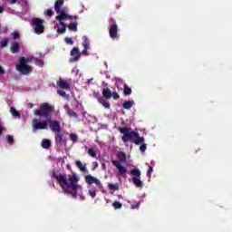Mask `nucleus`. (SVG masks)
Masks as SVG:
<instances>
[{
	"label": "nucleus",
	"mask_w": 232,
	"mask_h": 232,
	"mask_svg": "<svg viewBox=\"0 0 232 232\" xmlns=\"http://www.w3.org/2000/svg\"><path fill=\"white\" fill-rule=\"evenodd\" d=\"M10 112L12 113L13 117H21L19 111H17V110H15L14 107L10 108Z\"/></svg>",
	"instance_id": "obj_26"
},
{
	"label": "nucleus",
	"mask_w": 232,
	"mask_h": 232,
	"mask_svg": "<svg viewBox=\"0 0 232 232\" xmlns=\"http://www.w3.org/2000/svg\"><path fill=\"white\" fill-rule=\"evenodd\" d=\"M82 45L83 49L82 51V53L89 56L88 49H90V40L88 36H82Z\"/></svg>",
	"instance_id": "obj_14"
},
{
	"label": "nucleus",
	"mask_w": 232,
	"mask_h": 232,
	"mask_svg": "<svg viewBox=\"0 0 232 232\" xmlns=\"http://www.w3.org/2000/svg\"><path fill=\"white\" fill-rule=\"evenodd\" d=\"M130 175H132V183L137 188H142L143 182L140 180V177L141 175V171L139 168H134L130 169Z\"/></svg>",
	"instance_id": "obj_10"
},
{
	"label": "nucleus",
	"mask_w": 232,
	"mask_h": 232,
	"mask_svg": "<svg viewBox=\"0 0 232 232\" xmlns=\"http://www.w3.org/2000/svg\"><path fill=\"white\" fill-rule=\"evenodd\" d=\"M5 74V69L0 66V75Z\"/></svg>",
	"instance_id": "obj_46"
},
{
	"label": "nucleus",
	"mask_w": 232,
	"mask_h": 232,
	"mask_svg": "<svg viewBox=\"0 0 232 232\" xmlns=\"http://www.w3.org/2000/svg\"><path fill=\"white\" fill-rule=\"evenodd\" d=\"M62 139H63V137H62V135L60 134V142H61Z\"/></svg>",
	"instance_id": "obj_53"
},
{
	"label": "nucleus",
	"mask_w": 232,
	"mask_h": 232,
	"mask_svg": "<svg viewBox=\"0 0 232 232\" xmlns=\"http://www.w3.org/2000/svg\"><path fill=\"white\" fill-rule=\"evenodd\" d=\"M12 36L14 37V39H19L20 37L19 33L17 31L12 33Z\"/></svg>",
	"instance_id": "obj_41"
},
{
	"label": "nucleus",
	"mask_w": 232,
	"mask_h": 232,
	"mask_svg": "<svg viewBox=\"0 0 232 232\" xmlns=\"http://www.w3.org/2000/svg\"><path fill=\"white\" fill-rule=\"evenodd\" d=\"M3 12H5V7H3V5H0V14H3Z\"/></svg>",
	"instance_id": "obj_47"
},
{
	"label": "nucleus",
	"mask_w": 232,
	"mask_h": 232,
	"mask_svg": "<svg viewBox=\"0 0 232 232\" xmlns=\"http://www.w3.org/2000/svg\"><path fill=\"white\" fill-rule=\"evenodd\" d=\"M44 20L41 18H33L32 19V24L34 26V34H37V35H41V34H44Z\"/></svg>",
	"instance_id": "obj_9"
},
{
	"label": "nucleus",
	"mask_w": 232,
	"mask_h": 232,
	"mask_svg": "<svg viewBox=\"0 0 232 232\" xmlns=\"http://www.w3.org/2000/svg\"><path fill=\"white\" fill-rule=\"evenodd\" d=\"M70 139L72 140V142H77V140H78L77 133H71L70 134Z\"/></svg>",
	"instance_id": "obj_35"
},
{
	"label": "nucleus",
	"mask_w": 232,
	"mask_h": 232,
	"mask_svg": "<svg viewBox=\"0 0 232 232\" xmlns=\"http://www.w3.org/2000/svg\"><path fill=\"white\" fill-rule=\"evenodd\" d=\"M73 71H76V74H78L79 72L78 69H74Z\"/></svg>",
	"instance_id": "obj_50"
},
{
	"label": "nucleus",
	"mask_w": 232,
	"mask_h": 232,
	"mask_svg": "<svg viewBox=\"0 0 232 232\" xmlns=\"http://www.w3.org/2000/svg\"><path fill=\"white\" fill-rule=\"evenodd\" d=\"M52 111H53V106H52L48 102H44L40 104V110L34 111V115H38L39 117H44L46 120L52 119L50 115H52Z\"/></svg>",
	"instance_id": "obj_4"
},
{
	"label": "nucleus",
	"mask_w": 232,
	"mask_h": 232,
	"mask_svg": "<svg viewBox=\"0 0 232 232\" xmlns=\"http://www.w3.org/2000/svg\"><path fill=\"white\" fill-rule=\"evenodd\" d=\"M57 34H59V28L56 29Z\"/></svg>",
	"instance_id": "obj_54"
},
{
	"label": "nucleus",
	"mask_w": 232,
	"mask_h": 232,
	"mask_svg": "<svg viewBox=\"0 0 232 232\" xmlns=\"http://www.w3.org/2000/svg\"><path fill=\"white\" fill-rule=\"evenodd\" d=\"M68 115L70 117H74L75 119H78V114L77 112H74V111H72V109H69V111H67Z\"/></svg>",
	"instance_id": "obj_31"
},
{
	"label": "nucleus",
	"mask_w": 232,
	"mask_h": 232,
	"mask_svg": "<svg viewBox=\"0 0 232 232\" xmlns=\"http://www.w3.org/2000/svg\"><path fill=\"white\" fill-rule=\"evenodd\" d=\"M112 206L114 207L115 209H121L122 208V204L118 201L113 202Z\"/></svg>",
	"instance_id": "obj_36"
},
{
	"label": "nucleus",
	"mask_w": 232,
	"mask_h": 232,
	"mask_svg": "<svg viewBox=\"0 0 232 232\" xmlns=\"http://www.w3.org/2000/svg\"><path fill=\"white\" fill-rule=\"evenodd\" d=\"M117 157L119 160H112V165L118 169L119 175L123 176L127 173L128 169L125 166H122L121 162H127V155L124 151H119Z\"/></svg>",
	"instance_id": "obj_3"
},
{
	"label": "nucleus",
	"mask_w": 232,
	"mask_h": 232,
	"mask_svg": "<svg viewBox=\"0 0 232 232\" xmlns=\"http://www.w3.org/2000/svg\"><path fill=\"white\" fill-rule=\"evenodd\" d=\"M109 189H112V191H118L120 189L119 184H109Z\"/></svg>",
	"instance_id": "obj_29"
},
{
	"label": "nucleus",
	"mask_w": 232,
	"mask_h": 232,
	"mask_svg": "<svg viewBox=\"0 0 232 232\" xmlns=\"http://www.w3.org/2000/svg\"><path fill=\"white\" fill-rule=\"evenodd\" d=\"M68 27L71 31H77L78 29L77 22H72L71 24H69Z\"/></svg>",
	"instance_id": "obj_25"
},
{
	"label": "nucleus",
	"mask_w": 232,
	"mask_h": 232,
	"mask_svg": "<svg viewBox=\"0 0 232 232\" xmlns=\"http://www.w3.org/2000/svg\"><path fill=\"white\" fill-rule=\"evenodd\" d=\"M56 92H57V93H59V89H57V91H56Z\"/></svg>",
	"instance_id": "obj_55"
},
{
	"label": "nucleus",
	"mask_w": 232,
	"mask_h": 232,
	"mask_svg": "<svg viewBox=\"0 0 232 232\" xmlns=\"http://www.w3.org/2000/svg\"><path fill=\"white\" fill-rule=\"evenodd\" d=\"M98 102L102 105V107H104V109H111V103L104 98V96H102V98H99Z\"/></svg>",
	"instance_id": "obj_15"
},
{
	"label": "nucleus",
	"mask_w": 232,
	"mask_h": 232,
	"mask_svg": "<svg viewBox=\"0 0 232 232\" xmlns=\"http://www.w3.org/2000/svg\"><path fill=\"white\" fill-rule=\"evenodd\" d=\"M19 48H20L19 43H17V42H13V43L11 44V48H10V50H11V52H12L13 53H19Z\"/></svg>",
	"instance_id": "obj_18"
},
{
	"label": "nucleus",
	"mask_w": 232,
	"mask_h": 232,
	"mask_svg": "<svg viewBox=\"0 0 232 232\" xmlns=\"http://www.w3.org/2000/svg\"><path fill=\"white\" fill-rule=\"evenodd\" d=\"M140 150L142 152H145L147 150V144L145 143V137H143V141L140 142Z\"/></svg>",
	"instance_id": "obj_27"
},
{
	"label": "nucleus",
	"mask_w": 232,
	"mask_h": 232,
	"mask_svg": "<svg viewBox=\"0 0 232 232\" xmlns=\"http://www.w3.org/2000/svg\"><path fill=\"white\" fill-rule=\"evenodd\" d=\"M54 14L55 13L52 9H47V10L44 11V15H47L49 17H52V15H54Z\"/></svg>",
	"instance_id": "obj_33"
},
{
	"label": "nucleus",
	"mask_w": 232,
	"mask_h": 232,
	"mask_svg": "<svg viewBox=\"0 0 232 232\" xmlns=\"http://www.w3.org/2000/svg\"><path fill=\"white\" fill-rule=\"evenodd\" d=\"M71 56H72V58H70L71 63L78 62V60L81 59V53L79 51V47H73L71 50Z\"/></svg>",
	"instance_id": "obj_13"
},
{
	"label": "nucleus",
	"mask_w": 232,
	"mask_h": 232,
	"mask_svg": "<svg viewBox=\"0 0 232 232\" xmlns=\"http://www.w3.org/2000/svg\"><path fill=\"white\" fill-rule=\"evenodd\" d=\"M75 164H76L77 168L83 173H86V171H88L86 166H84V164H82V160H76Z\"/></svg>",
	"instance_id": "obj_19"
},
{
	"label": "nucleus",
	"mask_w": 232,
	"mask_h": 232,
	"mask_svg": "<svg viewBox=\"0 0 232 232\" xmlns=\"http://www.w3.org/2000/svg\"><path fill=\"white\" fill-rule=\"evenodd\" d=\"M64 5V0H60V24L64 25V21H72V14H69L68 8H62Z\"/></svg>",
	"instance_id": "obj_7"
},
{
	"label": "nucleus",
	"mask_w": 232,
	"mask_h": 232,
	"mask_svg": "<svg viewBox=\"0 0 232 232\" xmlns=\"http://www.w3.org/2000/svg\"><path fill=\"white\" fill-rule=\"evenodd\" d=\"M59 87H60V96L63 98H65L66 100H69L70 96L67 94L66 91H71L72 85L70 82H67V80H63V78L60 77L59 80Z\"/></svg>",
	"instance_id": "obj_5"
},
{
	"label": "nucleus",
	"mask_w": 232,
	"mask_h": 232,
	"mask_svg": "<svg viewBox=\"0 0 232 232\" xmlns=\"http://www.w3.org/2000/svg\"><path fill=\"white\" fill-rule=\"evenodd\" d=\"M132 91L129 85H124L123 93L125 96H130L131 94Z\"/></svg>",
	"instance_id": "obj_24"
},
{
	"label": "nucleus",
	"mask_w": 232,
	"mask_h": 232,
	"mask_svg": "<svg viewBox=\"0 0 232 232\" xmlns=\"http://www.w3.org/2000/svg\"><path fill=\"white\" fill-rule=\"evenodd\" d=\"M155 164L153 162H150V165L149 166V169L147 171V177L151 178V175L153 173Z\"/></svg>",
	"instance_id": "obj_23"
},
{
	"label": "nucleus",
	"mask_w": 232,
	"mask_h": 232,
	"mask_svg": "<svg viewBox=\"0 0 232 232\" xmlns=\"http://www.w3.org/2000/svg\"><path fill=\"white\" fill-rule=\"evenodd\" d=\"M120 132L123 133L121 140L123 142H129V140H133L134 144L139 145L140 142H143L144 138L140 137L139 131H135L129 128V126L119 127Z\"/></svg>",
	"instance_id": "obj_2"
},
{
	"label": "nucleus",
	"mask_w": 232,
	"mask_h": 232,
	"mask_svg": "<svg viewBox=\"0 0 232 232\" xmlns=\"http://www.w3.org/2000/svg\"><path fill=\"white\" fill-rule=\"evenodd\" d=\"M85 182L86 184H89V186H92V184H95L99 188H102V184L99 179L96 177H93V175H86L85 176Z\"/></svg>",
	"instance_id": "obj_12"
},
{
	"label": "nucleus",
	"mask_w": 232,
	"mask_h": 232,
	"mask_svg": "<svg viewBox=\"0 0 232 232\" xmlns=\"http://www.w3.org/2000/svg\"><path fill=\"white\" fill-rule=\"evenodd\" d=\"M56 21H59V15H56Z\"/></svg>",
	"instance_id": "obj_51"
},
{
	"label": "nucleus",
	"mask_w": 232,
	"mask_h": 232,
	"mask_svg": "<svg viewBox=\"0 0 232 232\" xmlns=\"http://www.w3.org/2000/svg\"><path fill=\"white\" fill-rule=\"evenodd\" d=\"M56 84H57V86H59V80H58V81H56Z\"/></svg>",
	"instance_id": "obj_52"
},
{
	"label": "nucleus",
	"mask_w": 232,
	"mask_h": 232,
	"mask_svg": "<svg viewBox=\"0 0 232 232\" xmlns=\"http://www.w3.org/2000/svg\"><path fill=\"white\" fill-rule=\"evenodd\" d=\"M95 168H98V162H95V166H94L93 169H95Z\"/></svg>",
	"instance_id": "obj_49"
},
{
	"label": "nucleus",
	"mask_w": 232,
	"mask_h": 232,
	"mask_svg": "<svg viewBox=\"0 0 232 232\" xmlns=\"http://www.w3.org/2000/svg\"><path fill=\"white\" fill-rule=\"evenodd\" d=\"M30 60L25 57H22L20 59V63L16 65V70L23 75H28L30 72H32V67L30 65H27L26 63H28Z\"/></svg>",
	"instance_id": "obj_6"
},
{
	"label": "nucleus",
	"mask_w": 232,
	"mask_h": 232,
	"mask_svg": "<svg viewBox=\"0 0 232 232\" xmlns=\"http://www.w3.org/2000/svg\"><path fill=\"white\" fill-rule=\"evenodd\" d=\"M58 139H59V133H57L55 136V140H58Z\"/></svg>",
	"instance_id": "obj_48"
},
{
	"label": "nucleus",
	"mask_w": 232,
	"mask_h": 232,
	"mask_svg": "<svg viewBox=\"0 0 232 232\" xmlns=\"http://www.w3.org/2000/svg\"><path fill=\"white\" fill-rule=\"evenodd\" d=\"M50 124V130L53 131H59V121H52L49 122Z\"/></svg>",
	"instance_id": "obj_20"
},
{
	"label": "nucleus",
	"mask_w": 232,
	"mask_h": 232,
	"mask_svg": "<svg viewBox=\"0 0 232 232\" xmlns=\"http://www.w3.org/2000/svg\"><path fill=\"white\" fill-rule=\"evenodd\" d=\"M111 96L113 100H120V94L118 92H112Z\"/></svg>",
	"instance_id": "obj_40"
},
{
	"label": "nucleus",
	"mask_w": 232,
	"mask_h": 232,
	"mask_svg": "<svg viewBox=\"0 0 232 232\" xmlns=\"http://www.w3.org/2000/svg\"><path fill=\"white\" fill-rule=\"evenodd\" d=\"M102 96L107 102L108 100H111L112 97V92L111 89H102Z\"/></svg>",
	"instance_id": "obj_16"
},
{
	"label": "nucleus",
	"mask_w": 232,
	"mask_h": 232,
	"mask_svg": "<svg viewBox=\"0 0 232 232\" xmlns=\"http://www.w3.org/2000/svg\"><path fill=\"white\" fill-rule=\"evenodd\" d=\"M36 66H44V61L38 59L35 61Z\"/></svg>",
	"instance_id": "obj_38"
},
{
	"label": "nucleus",
	"mask_w": 232,
	"mask_h": 232,
	"mask_svg": "<svg viewBox=\"0 0 232 232\" xmlns=\"http://www.w3.org/2000/svg\"><path fill=\"white\" fill-rule=\"evenodd\" d=\"M65 31H66V25H65V24L63 23V27H62V28L60 27V34H61V33H65Z\"/></svg>",
	"instance_id": "obj_43"
},
{
	"label": "nucleus",
	"mask_w": 232,
	"mask_h": 232,
	"mask_svg": "<svg viewBox=\"0 0 232 232\" xmlns=\"http://www.w3.org/2000/svg\"><path fill=\"white\" fill-rule=\"evenodd\" d=\"M7 1L8 5H15L17 3V0H5Z\"/></svg>",
	"instance_id": "obj_44"
},
{
	"label": "nucleus",
	"mask_w": 232,
	"mask_h": 232,
	"mask_svg": "<svg viewBox=\"0 0 232 232\" xmlns=\"http://www.w3.org/2000/svg\"><path fill=\"white\" fill-rule=\"evenodd\" d=\"M54 9H55V12H56L57 14H59V0H56V1H55Z\"/></svg>",
	"instance_id": "obj_39"
},
{
	"label": "nucleus",
	"mask_w": 232,
	"mask_h": 232,
	"mask_svg": "<svg viewBox=\"0 0 232 232\" xmlns=\"http://www.w3.org/2000/svg\"><path fill=\"white\" fill-rule=\"evenodd\" d=\"M52 179L53 180H54L56 184H59V174H57V172L55 171L53 172Z\"/></svg>",
	"instance_id": "obj_30"
},
{
	"label": "nucleus",
	"mask_w": 232,
	"mask_h": 232,
	"mask_svg": "<svg viewBox=\"0 0 232 232\" xmlns=\"http://www.w3.org/2000/svg\"><path fill=\"white\" fill-rule=\"evenodd\" d=\"M41 146L44 150H49V148H52V141L48 139H44L41 142Z\"/></svg>",
	"instance_id": "obj_17"
},
{
	"label": "nucleus",
	"mask_w": 232,
	"mask_h": 232,
	"mask_svg": "<svg viewBox=\"0 0 232 232\" xmlns=\"http://www.w3.org/2000/svg\"><path fill=\"white\" fill-rule=\"evenodd\" d=\"M80 178L76 173L69 175L68 179L64 175L60 174V185L65 193H70L72 198H77L78 190L82 189V186L78 184Z\"/></svg>",
	"instance_id": "obj_1"
},
{
	"label": "nucleus",
	"mask_w": 232,
	"mask_h": 232,
	"mask_svg": "<svg viewBox=\"0 0 232 232\" xmlns=\"http://www.w3.org/2000/svg\"><path fill=\"white\" fill-rule=\"evenodd\" d=\"M130 206L131 209H139L140 208V202H132Z\"/></svg>",
	"instance_id": "obj_34"
},
{
	"label": "nucleus",
	"mask_w": 232,
	"mask_h": 232,
	"mask_svg": "<svg viewBox=\"0 0 232 232\" xmlns=\"http://www.w3.org/2000/svg\"><path fill=\"white\" fill-rule=\"evenodd\" d=\"M52 122V118H48L46 121H40L37 119L33 120V131H37V130H46L48 124Z\"/></svg>",
	"instance_id": "obj_11"
},
{
	"label": "nucleus",
	"mask_w": 232,
	"mask_h": 232,
	"mask_svg": "<svg viewBox=\"0 0 232 232\" xmlns=\"http://www.w3.org/2000/svg\"><path fill=\"white\" fill-rule=\"evenodd\" d=\"M6 140L8 144H14V136L10 134L6 135Z\"/></svg>",
	"instance_id": "obj_37"
},
{
	"label": "nucleus",
	"mask_w": 232,
	"mask_h": 232,
	"mask_svg": "<svg viewBox=\"0 0 232 232\" xmlns=\"http://www.w3.org/2000/svg\"><path fill=\"white\" fill-rule=\"evenodd\" d=\"M65 42H66V44H71L72 45L73 44L72 38H70L69 36H66Z\"/></svg>",
	"instance_id": "obj_42"
},
{
	"label": "nucleus",
	"mask_w": 232,
	"mask_h": 232,
	"mask_svg": "<svg viewBox=\"0 0 232 232\" xmlns=\"http://www.w3.org/2000/svg\"><path fill=\"white\" fill-rule=\"evenodd\" d=\"M109 34L112 40L119 38V25L115 18H110L109 20Z\"/></svg>",
	"instance_id": "obj_8"
},
{
	"label": "nucleus",
	"mask_w": 232,
	"mask_h": 232,
	"mask_svg": "<svg viewBox=\"0 0 232 232\" xmlns=\"http://www.w3.org/2000/svg\"><path fill=\"white\" fill-rule=\"evenodd\" d=\"M1 48H6L8 46V38H3L0 41Z\"/></svg>",
	"instance_id": "obj_28"
},
{
	"label": "nucleus",
	"mask_w": 232,
	"mask_h": 232,
	"mask_svg": "<svg viewBox=\"0 0 232 232\" xmlns=\"http://www.w3.org/2000/svg\"><path fill=\"white\" fill-rule=\"evenodd\" d=\"M3 131H5V128L0 125V136L3 135Z\"/></svg>",
	"instance_id": "obj_45"
},
{
	"label": "nucleus",
	"mask_w": 232,
	"mask_h": 232,
	"mask_svg": "<svg viewBox=\"0 0 232 232\" xmlns=\"http://www.w3.org/2000/svg\"><path fill=\"white\" fill-rule=\"evenodd\" d=\"M88 154L91 157H97V152L95 151V150L93 148H89Z\"/></svg>",
	"instance_id": "obj_32"
},
{
	"label": "nucleus",
	"mask_w": 232,
	"mask_h": 232,
	"mask_svg": "<svg viewBox=\"0 0 232 232\" xmlns=\"http://www.w3.org/2000/svg\"><path fill=\"white\" fill-rule=\"evenodd\" d=\"M89 195L92 197V198H95L97 195V189L94 187L89 188Z\"/></svg>",
	"instance_id": "obj_22"
},
{
	"label": "nucleus",
	"mask_w": 232,
	"mask_h": 232,
	"mask_svg": "<svg viewBox=\"0 0 232 232\" xmlns=\"http://www.w3.org/2000/svg\"><path fill=\"white\" fill-rule=\"evenodd\" d=\"M133 105H135V102H124L123 103V109H126L127 111H130Z\"/></svg>",
	"instance_id": "obj_21"
}]
</instances>
